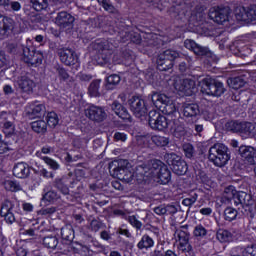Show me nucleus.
I'll list each match as a JSON object with an SVG mask.
<instances>
[{"label": "nucleus", "instance_id": "obj_1", "mask_svg": "<svg viewBox=\"0 0 256 256\" xmlns=\"http://www.w3.org/2000/svg\"><path fill=\"white\" fill-rule=\"evenodd\" d=\"M136 175L143 181L153 179L156 183L167 185L171 181V171L160 160H153L150 164H142L136 168Z\"/></svg>", "mask_w": 256, "mask_h": 256}, {"label": "nucleus", "instance_id": "obj_2", "mask_svg": "<svg viewBox=\"0 0 256 256\" xmlns=\"http://www.w3.org/2000/svg\"><path fill=\"white\" fill-rule=\"evenodd\" d=\"M223 199H226L230 205H235L238 209H244V211L242 210V213L247 215V217H250L251 219L255 217V200H253V197L250 194L243 191L237 192L235 187L228 186L224 190Z\"/></svg>", "mask_w": 256, "mask_h": 256}, {"label": "nucleus", "instance_id": "obj_3", "mask_svg": "<svg viewBox=\"0 0 256 256\" xmlns=\"http://www.w3.org/2000/svg\"><path fill=\"white\" fill-rule=\"evenodd\" d=\"M208 159L215 167H225L231 159V152L225 144L216 143L210 147Z\"/></svg>", "mask_w": 256, "mask_h": 256}, {"label": "nucleus", "instance_id": "obj_4", "mask_svg": "<svg viewBox=\"0 0 256 256\" xmlns=\"http://www.w3.org/2000/svg\"><path fill=\"white\" fill-rule=\"evenodd\" d=\"M151 101L156 109H159L164 115L175 116L177 113V106L173 99L169 98L165 94L154 92L151 96Z\"/></svg>", "mask_w": 256, "mask_h": 256}, {"label": "nucleus", "instance_id": "obj_5", "mask_svg": "<svg viewBox=\"0 0 256 256\" xmlns=\"http://www.w3.org/2000/svg\"><path fill=\"white\" fill-rule=\"evenodd\" d=\"M19 211H21L19 202L6 199L1 205L0 215L4 218L6 223H9V225H13V223L17 221L16 215L19 214Z\"/></svg>", "mask_w": 256, "mask_h": 256}, {"label": "nucleus", "instance_id": "obj_6", "mask_svg": "<svg viewBox=\"0 0 256 256\" xmlns=\"http://www.w3.org/2000/svg\"><path fill=\"white\" fill-rule=\"evenodd\" d=\"M202 89L206 95H212L213 97H221L225 93V86L222 82H219L211 77H206L200 82Z\"/></svg>", "mask_w": 256, "mask_h": 256}, {"label": "nucleus", "instance_id": "obj_7", "mask_svg": "<svg viewBox=\"0 0 256 256\" xmlns=\"http://www.w3.org/2000/svg\"><path fill=\"white\" fill-rule=\"evenodd\" d=\"M179 57V52L175 50H165L158 55L157 68L159 71H169L173 68V61Z\"/></svg>", "mask_w": 256, "mask_h": 256}, {"label": "nucleus", "instance_id": "obj_8", "mask_svg": "<svg viewBox=\"0 0 256 256\" xmlns=\"http://www.w3.org/2000/svg\"><path fill=\"white\" fill-rule=\"evenodd\" d=\"M164 159L176 175H185L187 173V162L183 161L181 156L169 153L164 156Z\"/></svg>", "mask_w": 256, "mask_h": 256}, {"label": "nucleus", "instance_id": "obj_9", "mask_svg": "<svg viewBox=\"0 0 256 256\" xmlns=\"http://www.w3.org/2000/svg\"><path fill=\"white\" fill-rule=\"evenodd\" d=\"M15 33H19L15 26V20L11 17L0 15V39H9Z\"/></svg>", "mask_w": 256, "mask_h": 256}, {"label": "nucleus", "instance_id": "obj_10", "mask_svg": "<svg viewBox=\"0 0 256 256\" xmlns=\"http://www.w3.org/2000/svg\"><path fill=\"white\" fill-rule=\"evenodd\" d=\"M25 63L29 65H41L43 63V53L36 51L33 46H20Z\"/></svg>", "mask_w": 256, "mask_h": 256}, {"label": "nucleus", "instance_id": "obj_11", "mask_svg": "<svg viewBox=\"0 0 256 256\" xmlns=\"http://www.w3.org/2000/svg\"><path fill=\"white\" fill-rule=\"evenodd\" d=\"M148 123L151 129L154 131H164L169 127L167 118L156 110H151L148 114Z\"/></svg>", "mask_w": 256, "mask_h": 256}, {"label": "nucleus", "instance_id": "obj_12", "mask_svg": "<svg viewBox=\"0 0 256 256\" xmlns=\"http://www.w3.org/2000/svg\"><path fill=\"white\" fill-rule=\"evenodd\" d=\"M56 53L61 63H63V65H66L67 67L75 65L77 61H79L77 53H75V51L71 48H57Z\"/></svg>", "mask_w": 256, "mask_h": 256}, {"label": "nucleus", "instance_id": "obj_13", "mask_svg": "<svg viewBox=\"0 0 256 256\" xmlns=\"http://www.w3.org/2000/svg\"><path fill=\"white\" fill-rule=\"evenodd\" d=\"M128 103L130 105V110L138 119L147 115V105H145V100L134 96L129 99Z\"/></svg>", "mask_w": 256, "mask_h": 256}, {"label": "nucleus", "instance_id": "obj_14", "mask_svg": "<svg viewBox=\"0 0 256 256\" xmlns=\"http://www.w3.org/2000/svg\"><path fill=\"white\" fill-rule=\"evenodd\" d=\"M229 7H212L209 10V17L218 25H223L226 21H229Z\"/></svg>", "mask_w": 256, "mask_h": 256}, {"label": "nucleus", "instance_id": "obj_15", "mask_svg": "<svg viewBox=\"0 0 256 256\" xmlns=\"http://www.w3.org/2000/svg\"><path fill=\"white\" fill-rule=\"evenodd\" d=\"M174 88L176 91L183 93L184 95L190 96L195 91V80L193 79H178L174 82Z\"/></svg>", "mask_w": 256, "mask_h": 256}, {"label": "nucleus", "instance_id": "obj_16", "mask_svg": "<svg viewBox=\"0 0 256 256\" xmlns=\"http://www.w3.org/2000/svg\"><path fill=\"white\" fill-rule=\"evenodd\" d=\"M85 115L91 119V121H96L97 123H101V121H105L107 118V113L105 110L96 105H91L89 108H87L85 110Z\"/></svg>", "mask_w": 256, "mask_h": 256}, {"label": "nucleus", "instance_id": "obj_17", "mask_svg": "<svg viewBox=\"0 0 256 256\" xmlns=\"http://www.w3.org/2000/svg\"><path fill=\"white\" fill-rule=\"evenodd\" d=\"M94 49L98 51V59L100 60V65H104V63H109V59H111V50H109V43L103 41L96 42L94 44Z\"/></svg>", "mask_w": 256, "mask_h": 256}, {"label": "nucleus", "instance_id": "obj_18", "mask_svg": "<svg viewBox=\"0 0 256 256\" xmlns=\"http://www.w3.org/2000/svg\"><path fill=\"white\" fill-rule=\"evenodd\" d=\"M183 117L186 121H195L199 117L201 111L199 110V105L195 103H184L181 108Z\"/></svg>", "mask_w": 256, "mask_h": 256}, {"label": "nucleus", "instance_id": "obj_19", "mask_svg": "<svg viewBox=\"0 0 256 256\" xmlns=\"http://www.w3.org/2000/svg\"><path fill=\"white\" fill-rule=\"evenodd\" d=\"M54 23L58 25L60 29H67L75 23V17L66 11L59 12L54 20Z\"/></svg>", "mask_w": 256, "mask_h": 256}, {"label": "nucleus", "instance_id": "obj_20", "mask_svg": "<svg viewBox=\"0 0 256 256\" xmlns=\"http://www.w3.org/2000/svg\"><path fill=\"white\" fill-rule=\"evenodd\" d=\"M184 47H186V49H189L190 51H193L195 55H199L201 57L209 55V48L203 47L191 39H187L184 41Z\"/></svg>", "mask_w": 256, "mask_h": 256}, {"label": "nucleus", "instance_id": "obj_21", "mask_svg": "<svg viewBox=\"0 0 256 256\" xmlns=\"http://www.w3.org/2000/svg\"><path fill=\"white\" fill-rule=\"evenodd\" d=\"M126 221L136 229V231H141L143 229V222L147 221V213H142V214H134L125 217Z\"/></svg>", "mask_w": 256, "mask_h": 256}, {"label": "nucleus", "instance_id": "obj_22", "mask_svg": "<svg viewBox=\"0 0 256 256\" xmlns=\"http://www.w3.org/2000/svg\"><path fill=\"white\" fill-rule=\"evenodd\" d=\"M238 153L249 165H255V148L251 146H240Z\"/></svg>", "mask_w": 256, "mask_h": 256}, {"label": "nucleus", "instance_id": "obj_23", "mask_svg": "<svg viewBox=\"0 0 256 256\" xmlns=\"http://www.w3.org/2000/svg\"><path fill=\"white\" fill-rule=\"evenodd\" d=\"M109 171L112 177H115L116 179L122 181V179H127L125 178V173H128L129 169L123 166H119V162L114 161L109 164Z\"/></svg>", "mask_w": 256, "mask_h": 256}, {"label": "nucleus", "instance_id": "obj_24", "mask_svg": "<svg viewBox=\"0 0 256 256\" xmlns=\"http://www.w3.org/2000/svg\"><path fill=\"white\" fill-rule=\"evenodd\" d=\"M239 21H256V5L248 8H242L240 14H237Z\"/></svg>", "mask_w": 256, "mask_h": 256}, {"label": "nucleus", "instance_id": "obj_25", "mask_svg": "<svg viewBox=\"0 0 256 256\" xmlns=\"http://www.w3.org/2000/svg\"><path fill=\"white\" fill-rule=\"evenodd\" d=\"M29 173V165L25 162H19L13 168V175L18 179H27V177H29Z\"/></svg>", "mask_w": 256, "mask_h": 256}, {"label": "nucleus", "instance_id": "obj_26", "mask_svg": "<svg viewBox=\"0 0 256 256\" xmlns=\"http://www.w3.org/2000/svg\"><path fill=\"white\" fill-rule=\"evenodd\" d=\"M111 109L116 115L120 117V119H123L124 121H131V115L127 111V108L121 105V103L118 101H114L112 103Z\"/></svg>", "mask_w": 256, "mask_h": 256}, {"label": "nucleus", "instance_id": "obj_27", "mask_svg": "<svg viewBox=\"0 0 256 256\" xmlns=\"http://www.w3.org/2000/svg\"><path fill=\"white\" fill-rule=\"evenodd\" d=\"M6 115L4 119L6 122L3 124V133L6 135V137H11V135L15 134V124L13 121L9 119H13V114L7 112H2V116Z\"/></svg>", "mask_w": 256, "mask_h": 256}, {"label": "nucleus", "instance_id": "obj_28", "mask_svg": "<svg viewBox=\"0 0 256 256\" xmlns=\"http://www.w3.org/2000/svg\"><path fill=\"white\" fill-rule=\"evenodd\" d=\"M18 85L23 93H33V89H35V82L29 76L20 77Z\"/></svg>", "mask_w": 256, "mask_h": 256}, {"label": "nucleus", "instance_id": "obj_29", "mask_svg": "<svg viewBox=\"0 0 256 256\" xmlns=\"http://www.w3.org/2000/svg\"><path fill=\"white\" fill-rule=\"evenodd\" d=\"M58 251H61L64 255H75V253H79V248H77L75 242H61Z\"/></svg>", "mask_w": 256, "mask_h": 256}, {"label": "nucleus", "instance_id": "obj_30", "mask_svg": "<svg viewBox=\"0 0 256 256\" xmlns=\"http://www.w3.org/2000/svg\"><path fill=\"white\" fill-rule=\"evenodd\" d=\"M61 243H71L75 239V231L71 224L65 225L61 228Z\"/></svg>", "mask_w": 256, "mask_h": 256}, {"label": "nucleus", "instance_id": "obj_31", "mask_svg": "<svg viewBox=\"0 0 256 256\" xmlns=\"http://www.w3.org/2000/svg\"><path fill=\"white\" fill-rule=\"evenodd\" d=\"M137 247L140 251H147L153 247H155V240L148 234H144L140 241L137 243Z\"/></svg>", "mask_w": 256, "mask_h": 256}, {"label": "nucleus", "instance_id": "obj_32", "mask_svg": "<svg viewBox=\"0 0 256 256\" xmlns=\"http://www.w3.org/2000/svg\"><path fill=\"white\" fill-rule=\"evenodd\" d=\"M205 11H207V7L201 4L196 5L195 8L192 10L191 19L193 21H197L198 23L201 21H205Z\"/></svg>", "mask_w": 256, "mask_h": 256}, {"label": "nucleus", "instance_id": "obj_33", "mask_svg": "<svg viewBox=\"0 0 256 256\" xmlns=\"http://www.w3.org/2000/svg\"><path fill=\"white\" fill-rule=\"evenodd\" d=\"M216 239L220 243H231L233 242V233L227 229H219L216 233Z\"/></svg>", "mask_w": 256, "mask_h": 256}, {"label": "nucleus", "instance_id": "obj_34", "mask_svg": "<svg viewBox=\"0 0 256 256\" xmlns=\"http://www.w3.org/2000/svg\"><path fill=\"white\" fill-rule=\"evenodd\" d=\"M46 111L45 105L43 104L32 105L30 111H28V116L30 119H34V117H43Z\"/></svg>", "mask_w": 256, "mask_h": 256}, {"label": "nucleus", "instance_id": "obj_35", "mask_svg": "<svg viewBox=\"0 0 256 256\" xmlns=\"http://www.w3.org/2000/svg\"><path fill=\"white\" fill-rule=\"evenodd\" d=\"M187 228H188V226L184 225L175 231V235H176V237H178L179 243L189 242L190 234H189V231H187Z\"/></svg>", "mask_w": 256, "mask_h": 256}, {"label": "nucleus", "instance_id": "obj_36", "mask_svg": "<svg viewBox=\"0 0 256 256\" xmlns=\"http://www.w3.org/2000/svg\"><path fill=\"white\" fill-rule=\"evenodd\" d=\"M171 132L176 139H181L183 135H185V127L183 124L179 123V120H174Z\"/></svg>", "mask_w": 256, "mask_h": 256}, {"label": "nucleus", "instance_id": "obj_37", "mask_svg": "<svg viewBox=\"0 0 256 256\" xmlns=\"http://www.w3.org/2000/svg\"><path fill=\"white\" fill-rule=\"evenodd\" d=\"M43 245L47 249H57L59 251V238L57 236H46L43 238Z\"/></svg>", "mask_w": 256, "mask_h": 256}, {"label": "nucleus", "instance_id": "obj_38", "mask_svg": "<svg viewBox=\"0 0 256 256\" xmlns=\"http://www.w3.org/2000/svg\"><path fill=\"white\" fill-rule=\"evenodd\" d=\"M100 87L101 80L97 79L92 81L88 87V93L90 97H101V92H99Z\"/></svg>", "mask_w": 256, "mask_h": 256}, {"label": "nucleus", "instance_id": "obj_39", "mask_svg": "<svg viewBox=\"0 0 256 256\" xmlns=\"http://www.w3.org/2000/svg\"><path fill=\"white\" fill-rule=\"evenodd\" d=\"M245 122L230 121L226 124L227 131H232V133H242L244 129Z\"/></svg>", "mask_w": 256, "mask_h": 256}, {"label": "nucleus", "instance_id": "obj_40", "mask_svg": "<svg viewBox=\"0 0 256 256\" xmlns=\"http://www.w3.org/2000/svg\"><path fill=\"white\" fill-rule=\"evenodd\" d=\"M38 158L42 159V161H44V163H46L49 169H52V171H58V169L61 168V165H59V163L53 158H49L48 156H41V153H38Z\"/></svg>", "mask_w": 256, "mask_h": 256}, {"label": "nucleus", "instance_id": "obj_41", "mask_svg": "<svg viewBox=\"0 0 256 256\" xmlns=\"http://www.w3.org/2000/svg\"><path fill=\"white\" fill-rule=\"evenodd\" d=\"M151 141L154 143V145H156V147H167L170 139L169 137L154 135L151 137Z\"/></svg>", "mask_w": 256, "mask_h": 256}, {"label": "nucleus", "instance_id": "obj_42", "mask_svg": "<svg viewBox=\"0 0 256 256\" xmlns=\"http://www.w3.org/2000/svg\"><path fill=\"white\" fill-rule=\"evenodd\" d=\"M119 83H121V76L117 74H112L107 77L106 88L110 90L115 89V87H117Z\"/></svg>", "mask_w": 256, "mask_h": 256}, {"label": "nucleus", "instance_id": "obj_43", "mask_svg": "<svg viewBox=\"0 0 256 256\" xmlns=\"http://www.w3.org/2000/svg\"><path fill=\"white\" fill-rule=\"evenodd\" d=\"M243 135L247 137H255L256 135V123L244 122Z\"/></svg>", "mask_w": 256, "mask_h": 256}, {"label": "nucleus", "instance_id": "obj_44", "mask_svg": "<svg viewBox=\"0 0 256 256\" xmlns=\"http://www.w3.org/2000/svg\"><path fill=\"white\" fill-rule=\"evenodd\" d=\"M31 128L35 133H45L47 131V122L45 120H37L31 123Z\"/></svg>", "mask_w": 256, "mask_h": 256}, {"label": "nucleus", "instance_id": "obj_45", "mask_svg": "<svg viewBox=\"0 0 256 256\" xmlns=\"http://www.w3.org/2000/svg\"><path fill=\"white\" fill-rule=\"evenodd\" d=\"M245 79L242 77H234L228 79V85L232 89H241V87H245Z\"/></svg>", "mask_w": 256, "mask_h": 256}, {"label": "nucleus", "instance_id": "obj_46", "mask_svg": "<svg viewBox=\"0 0 256 256\" xmlns=\"http://www.w3.org/2000/svg\"><path fill=\"white\" fill-rule=\"evenodd\" d=\"M4 189H6V191L16 193L17 191H21V184H19L17 181L6 180L4 181Z\"/></svg>", "mask_w": 256, "mask_h": 256}, {"label": "nucleus", "instance_id": "obj_47", "mask_svg": "<svg viewBox=\"0 0 256 256\" xmlns=\"http://www.w3.org/2000/svg\"><path fill=\"white\" fill-rule=\"evenodd\" d=\"M193 65V58L190 56H185V61L180 62L178 69L180 73H187L189 69H191V66Z\"/></svg>", "mask_w": 256, "mask_h": 256}, {"label": "nucleus", "instance_id": "obj_48", "mask_svg": "<svg viewBox=\"0 0 256 256\" xmlns=\"http://www.w3.org/2000/svg\"><path fill=\"white\" fill-rule=\"evenodd\" d=\"M178 249L181 253H185L186 256H193L195 253L193 252V246L189 242L179 243Z\"/></svg>", "mask_w": 256, "mask_h": 256}, {"label": "nucleus", "instance_id": "obj_49", "mask_svg": "<svg viewBox=\"0 0 256 256\" xmlns=\"http://www.w3.org/2000/svg\"><path fill=\"white\" fill-rule=\"evenodd\" d=\"M48 127L55 128L56 126L59 125V115L55 112H49L47 114V123Z\"/></svg>", "mask_w": 256, "mask_h": 256}, {"label": "nucleus", "instance_id": "obj_50", "mask_svg": "<svg viewBox=\"0 0 256 256\" xmlns=\"http://www.w3.org/2000/svg\"><path fill=\"white\" fill-rule=\"evenodd\" d=\"M237 209L233 208V207H227L224 210V219L225 221H235V219H237Z\"/></svg>", "mask_w": 256, "mask_h": 256}, {"label": "nucleus", "instance_id": "obj_51", "mask_svg": "<svg viewBox=\"0 0 256 256\" xmlns=\"http://www.w3.org/2000/svg\"><path fill=\"white\" fill-rule=\"evenodd\" d=\"M35 11H44L49 5L47 0H30Z\"/></svg>", "mask_w": 256, "mask_h": 256}, {"label": "nucleus", "instance_id": "obj_52", "mask_svg": "<svg viewBox=\"0 0 256 256\" xmlns=\"http://www.w3.org/2000/svg\"><path fill=\"white\" fill-rule=\"evenodd\" d=\"M54 69H55L56 73L58 74L60 81L69 80L70 76H69V72H67V69H65L64 67H61L60 65L54 66Z\"/></svg>", "mask_w": 256, "mask_h": 256}, {"label": "nucleus", "instance_id": "obj_53", "mask_svg": "<svg viewBox=\"0 0 256 256\" xmlns=\"http://www.w3.org/2000/svg\"><path fill=\"white\" fill-rule=\"evenodd\" d=\"M87 171V164L85 163H78L76 164L75 168V175L77 179H83L85 177Z\"/></svg>", "mask_w": 256, "mask_h": 256}, {"label": "nucleus", "instance_id": "obj_54", "mask_svg": "<svg viewBox=\"0 0 256 256\" xmlns=\"http://www.w3.org/2000/svg\"><path fill=\"white\" fill-rule=\"evenodd\" d=\"M197 199H199V194L194 192L188 198L183 199L182 205L185 207H193V205L197 203Z\"/></svg>", "mask_w": 256, "mask_h": 256}, {"label": "nucleus", "instance_id": "obj_55", "mask_svg": "<svg viewBox=\"0 0 256 256\" xmlns=\"http://www.w3.org/2000/svg\"><path fill=\"white\" fill-rule=\"evenodd\" d=\"M99 5L103 7L108 13H117V8L111 4L109 0H97Z\"/></svg>", "mask_w": 256, "mask_h": 256}, {"label": "nucleus", "instance_id": "obj_56", "mask_svg": "<svg viewBox=\"0 0 256 256\" xmlns=\"http://www.w3.org/2000/svg\"><path fill=\"white\" fill-rule=\"evenodd\" d=\"M193 235L198 239H203V237L207 236V229L203 225L199 224L195 226Z\"/></svg>", "mask_w": 256, "mask_h": 256}, {"label": "nucleus", "instance_id": "obj_57", "mask_svg": "<svg viewBox=\"0 0 256 256\" xmlns=\"http://www.w3.org/2000/svg\"><path fill=\"white\" fill-rule=\"evenodd\" d=\"M55 187L56 189H59L60 193L62 195H69V187L65 185V182H63L62 179H56L55 180Z\"/></svg>", "mask_w": 256, "mask_h": 256}, {"label": "nucleus", "instance_id": "obj_58", "mask_svg": "<svg viewBox=\"0 0 256 256\" xmlns=\"http://www.w3.org/2000/svg\"><path fill=\"white\" fill-rule=\"evenodd\" d=\"M107 227L103 222L94 219L90 222V230L94 231V233H97V231L101 229H105Z\"/></svg>", "mask_w": 256, "mask_h": 256}, {"label": "nucleus", "instance_id": "obj_59", "mask_svg": "<svg viewBox=\"0 0 256 256\" xmlns=\"http://www.w3.org/2000/svg\"><path fill=\"white\" fill-rule=\"evenodd\" d=\"M44 199H46V201H49V202L57 201V199H61V196L55 190H50L45 193Z\"/></svg>", "mask_w": 256, "mask_h": 256}, {"label": "nucleus", "instance_id": "obj_60", "mask_svg": "<svg viewBox=\"0 0 256 256\" xmlns=\"http://www.w3.org/2000/svg\"><path fill=\"white\" fill-rule=\"evenodd\" d=\"M183 151L188 159H191L195 155V148L189 143L183 145Z\"/></svg>", "mask_w": 256, "mask_h": 256}, {"label": "nucleus", "instance_id": "obj_61", "mask_svg": "<svg viewBox=\"0 0 256 256\" xmlns=\"http://www.w3.org/2000/svg\"><path fill=\"white\" fill-rule=\"evenodd\" d=\"M230 256H245V248L241 246L233 247L230 250Z\"/></svg>", "mask_w": 256, "mask_h": 256}, {"label": "nucleus", "instance_id": "obj_62", "mask_svg": "<svg viewBox=\"0 0 256 256\" xmlns=\"http://www.w3.org/2000/svg\"><path fill=\"white\" fill-rule=\"evenodd\" d=\"M244 256H256V245L251 244L244 248Z\"/></svg>", "mask_w": 256, "mask_h": 256}, {"label": "nucleus", "instance_id": "obj_63", "mask_svg": "<svg viewBox=\"0 0 256 256\" xmlns=\"http://www.w3.org/2000/svg\"><path fill=\"white\" fill-rule=\"evenodd\" d=\"M153 211L154 213H156V215H167V210L165 208V205H160L158 207H155Z\"/></svg>", "mask_w": 256, "mask_h": 256}, {"label": "nucleus", "instance_id": "obj_64", "mask_svg": "<svg viewBox=\"0 0 256 256\" xmlns=\"http://www.w3.org/2000/svg\"><path fill=\"white\" fill-rule=\"evenodd\" d=\"M18 49H19V46L15 43H10L7 45V52L13 53V55H15V53H17Z\"/></svg>", "mask_w": 256, "mask_h": 256}]
</instances>
